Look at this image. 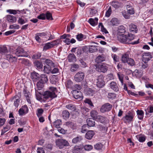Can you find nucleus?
Masks as SVG:
<instances>
[{
  "mask_svg": "<svg viewBox=\"0 0 153 153\" xmlns=\"http://www.w3.org/2000/svg\"><path fill=\"white\" fill-rule=\"evenodd\" d=\"M134 36L131 33H128V35L126 34H118L117 39L120 42L125 43L129 44L130 42L134 38Z\"/></svg>",
  "mask_w": 153,
  "mask_h": 153,
  "instance_id": "1",
  "label": "nucleus"
},
{
  "mask_svg": "<svg viewBox=\"0 0 153 153\" xmlns=\"http://www.w3.org/2000/svg\"><path fill=\"white\" fill-rule=\"evenodd\" d=\"M49 89L51 92L49 91L45 92L43 95L44 97L47 99L49 98H53L56 97L57 96L56 94L57 92L56 88L50 87Z\"/></svg>",
  "mask_w": 153,
  "mask_h": 153,
  "instance_id": "2",
  "label": "nucleus"
},
{
  "mask_svg": "<svg viewBox=\"0 0 153 153\" xmlns=\"http://www.w3.org/2000/svg\"><path fill=\"white\" fill-rule=\"evenodd\" d=\"M127 13L124 10L122 12V15L126 19H130V16L129 15H133L135 13L134 9L131 6L127 5L126 6Z\"/></svg>",
  "mask_w": 153,
  "mask_h": 153,
  "instance_id": "3",
  "label": "nucleus"
},
{
  "mask_svg": "<svg viewBox=\"0 0 153 153\" xmlns=\"http://www.w3.org/2000/svg\"><path fill=\"white\" fill-rule=\"evenodd\" d=\"M108 64L105 63L96 65V70L99 72L105 73L108 70Z\"/></svg>",
  "mask_w": 153,
  "mask_h": 153,
  "instance_id": "4",
  "label": "nucleus"
},
{
  "mask_svg": "<svg viewBox=\"0 0 153 153\" xmlns=\"http://www.w3.org/2000/svg\"><path fill=\"white\" fill-rule=\"evenodd\" d=\"M56 146L60 149H62L64 146H67L69 145L68 142L65 139H58L56 142Z\"/></svg>",
  "mask_w": 153,
  "mask_h": 153,
  "instance_id": "5",
  "label": "nucleus"
},
{
  "mask_svg": "<svg viewBox=\"0 0 153 153\" xmlns=\"http://www.w3.org/2000/svg\"><path fill=\"white\" fill-rule=\"evenodd\" d=\"M15 54L18 57H27L29 56L28 53L21 48H19L16 50Z\"/></svg>",
  "mask_w": 153,
  "mask_h": 153,
  "instance_id": "6",
  "label": "nucleus"
},
{
  "mask_svg": "<svg viewBox=\"0 0 153 153\" xmlns=\"http://www.w3.org/2000/svg\"><path fill=\"white\" fill-rule=\"evenodd\" d=\"M85 74L83 72H79L75 75L74 79L76 82H80L83 80Z\"/></svg>",
  "mask_w": 153,
  "mask_h": 153,
  "instance_id": "7",
  "label": "nucleus"
},
{
  "mask_svg": "<svg viewBox=\"0 0 153 153\" xmlns=\"http://www.w3.org/2000/svg\"><path fill=\"white\" fill-rule=\"evenodd\" d=\"M152 57V55L150 52L143 53L142 55V60L145 63H146Z\"/></svg>",
  "mask_w": 153,
  "mask_h": 153,
  "instance_id": "8",
  "label": "nucleus"
},
{
  "mask_svg": "<svg viewBox=\"0 0 153 153\" xmlns=\"http://www.w3.org/2000/svg\"><path fill=\"white\" fill-rule=\"evenodd\" d=\"M97 85L100 88L102 87L105 85V82L104 80V77L102 75L99 76L97 79Z\"/></svg>",
  "mask_w": 153,
  "mask_h": 153,
  "instance_id": "9",
  "label": "nucleus"
},
{
  "mask_svg": "<svg viewBox=\"0 0 153 153\" xmlns=\"http://www.w3.org/2000/svg\"><path fill=\"white\" fill-rule=\"evenodd\" d=\"M112 105L109 103H106L101 107L100 111L101 112L104 113L109 111L111 108Z\"/></svg>",
  "mask_w": 153,
  "mask_h": 153,
  "instance_id": "10",
  "label": "nucleus"
},
{
  "mask_svg": "<svg viewBox=\"0 0 153 153\" xmlns=\"http://www.w3.org/2000/svg\"><path fill=\"white\" fill-rule=\"evenodd\" d=\"M28 111V108L27 105H25L22 106L19 110L18 112L19 115L22 116L27 113Z\"/></svg>",
  "mask_w": 153,
  "mask_h": 153,
  "instance_id": "11",
  "label": "nucleus"
},
{
  "mask_svg": "<svg viewBox=\"0 0 153 153\" xmlns=\"http://www.w3.org/2000/svg\"><path fill=\"white\" fill-rule=\"evenodd\" d=\"M74 97L76 99H82L83 98L82 95L81 91L76 90H74L72 91Z\"/></svg>",
  "mask_w": 153,
  "mask_h": 153,
  "instance_id": "12",
  "label": "nucleus"
},
{
  "mask_svg": "<svg viewBox=\"0 0 153 153\" xmlns=\"http://www.w3.org/2000/svg\"><path fill=\"white\" fill-rule=\"evenodd\" d=\"M133 115L132 113L129 111L123 117V119L125 122L129 123L131 121L133 118Z\"/></svg>",
  "mask_w": 153,
  "mask_h": 153,
  "instance_id": "13",
  "label": "nucleus"
},
{
  "mask_svg": "<svg viewBox=\"0 0 153 153\" xmlns=\"http://www.w3.org/2000/svg\"><path fill=\"white\" fill-rule=\"evenodd\" d=\"M6 18L7 21L10 23H15L17 21L16 17L13 15H7L6 16Z\"/></svg>",
  "mask_w": 153,
  "mask_h": 153,
  "instance_id": "14",
  "label": "nucleus"
},
{
  "mask_svg": "<svg viewBox=\"0 0 153 153\" xmlns=\"http://www.w3.org/2000/svg\"><path fill=\"white\" fill-rule=\"evenodd\" d=\"M129 52L128 51L123 54L121 58V61L123 63L127 62V60L129 59Z\"/></svg>",
  "mask_w": 153,
  "mask_h": 153,
  "instance_id": "15",
  "label": "nucleus"
},
{
  "mask_svg": "<svg viewBox=\"0 0 153 153\" xmlns=\"http://www.w3.org/2000/svg\"><path fill=\"white\" fill-rule=\"evenodd\" d=\"M24 10H15L13 9H8L7 10V12L9 13L10 14H12L13 15H16L17 14H19L21 13H23V11Z\"/></svg>",
  "mask_w": 153,
  "mask_h": 153,
  "instance_id": "16",
  "label": "nucleus"
},
{
  "mask_svg": "<svg viewBox=\"0 0 153 153\" xmlns=\"http://www.w3.org/2000/svg\"><path fill=\"white\" fill-rule=\"evenodd\" d=\"M6 59L10 62H13L16 61L17 60V58L10 54H7L6 55Z\"/></svg>",
  "mask_w": 153,
  "mask_h": 153,
  "instance_id": "17",
  "label": "nucleus"
},
{
  "mask_svg": "<svg viewBox=\"0 0 153 153\" xmlns=\"http://www.w3.org/2000/svg\"><path fill=\"white\" fill-rule=\"evenodd\" d=\"M24 94L27 102L31 104V102L30 99L31 98V95L30 93L27 91H24Z\"/></svg>",
  "mask_w": 153,
  "mask_h": 153,
  "instance_id": "18",
  "label": "nucleus"
},
{
  "mask_svg": "<svg viewBox=\"0 0 153 153\" xmlns=\"http://www.w3.org/2000/svg\"><path fill=\"white\" fill-rule=\"evenodd\" d=\"M98 21V19L97 18H95L94 19L90 18L88 20V22L92 26H95L97 25Z\"/></svg>",
  "mask_w": 153,
  "mask_h": 153,
  "instance_id": "19",
  "label": "nucleus"
},
{
  "mask_svg": "<svg viewBox=\"0 0 153 153\" xmlns=\"http://www.w3.org/2000/svg\"><path fill=\"white\" fill-rule=\"evenodd\" d=\"M94 132L92 130L88 131L86 134L85 137L88 140H91L94 135Z\"/></svg>",
  "mask_w": 153,
  "mask_h": 153,
  "instance_id": "20",
  "label": "nucleus"
},
{
  "mask_svg": "<svg viewBox=\"0 0 153 153\" xmlns=\"http://www.w3.org/2000/svg\"><path fill=\"white\" fill-rule=\"evenodd\" d=\"M42 94V91H39L38 90H36V98L37 100L40 101L41 102H42L43 100L42 99L41 94Z\"/></svg>",
  "mask_w": 153,
  "mask_h": 153,
  "instance_id": "21",
  "label": "nucleus"
},
{
  "mask_svg": "<svg viewBox=\"0 0 153 153\" xmlns=\"http://www.w3.org/2000/svg\"><path fill=\"white\" fill-rule=\"evenodd\" d=\"M129 30L131 32L137 33V28L136 25L134 24H131L129 26Z\"/></svg>",
  "mask_w": 153,
  "mask_h": 153,
  "instance_id": "22",
  "label": "nucleus"
},
{
  "mask_svg": "<svg viewBox=\"0 0 153 153\" xmlns=\"http://www.w3.org/2000/svg\"><path fill=\"white\" fill-rule=\"evenodd\" d=\"M71 51L73 52H76L77 55L78 56H79L83 52V50L80 48H73Z\"/></svg>",
  "mask_w": 153,
  "mask_h": 153,
  "instance_id": "23",
  "label": "nucleus"
},
{
  "mask_svg": "<svg viewBox=\"0 0 153 153\" xmlns=\"http://www.w3.org/2000/svg\"><path fill=\"white\" fill-rule=\"evenodd\" d=\"M110 86L111 89L115 91H118V88L117 84L114 82H112L110 85Z\"/></svg>",
  "mask_w": 153,
  "mask_h": 153,
  "instance_id": "24",
  "label": "nucleus"
},
{
  "mask_svg": "<svg viewBox=\"0 0 153 153\" xmlns=\"http://www.w3.org/2000/svg\"><path fill=\"white\" fill-rule=\"evenodd\" d=\"M27 22V19L25 18L23 16L19 17L18 21V23L22 25Z\"/></svg>",
  "mask_w": 153,
  "mask_h": 153,
  "instance_id": "25",
  "label": "nucleus"
},
{
  "mask_svg": "<svg viewBox=\"0 0 153 153\" xmlns=\"http://www.w3.org/2000/svg\"><path fill=\"white\" fill-rule=\"evenodd\" d=\"M95 93V91L91 88H88L85 91V94L87 95L93 96Z\"/></svg>",
  "mask_w": 153,
  "mask_h": 153,
  "instance_id": "26",
  "label": "nucleus"
},
{
  "mask_svg": "<svg viewBox=\"0 0 153 153\" xmlns=\"http://www.w3.org/2000/svg\"><path fill=\"white\" fill-rule=\"evenodd\" d=\"M138 119L140 120H142L143 119L144 112L142 110H137L136 111Z\"/></svg>",
  "mask_w": 153,
  "mask_h": 153,
  "instance_id": "27",
  "label": "nucleus"
},
{
  "mask_svg": "<svg viewBox=\"0 0 153 153\" xmlns=\"http://www.w3.org/2000/svg\"><path fill=\"white\" fill-rule=\"evenodd\" d=\"M68 58L69 62H75L76 60V58L73 54H69L68 56Z\"/></svg>",
  "mask_w": 153,
  "mask_h": 153,
  "instance_id": "28",
  "label": "nucleus"
},
{
  "mask_svg": "<svg viewBox=\"0 0 153 153\" xmlns=\"http://www.w3.org/2000/svg\"><path fill=\"white\" fill-rule=\"evenodd\" d=\"M82 114L84 116H87L88 115L89 109L86 107H82L81 108Z\"/></svg>",
  "mask_w": 153,
  "mask_h": 153,
  "instance_id": "29",
  "label": "nucleus"
},
{
  "mask_svg": "<svg viewBox=\"0 0 153 153\" xmlns=\"http://www.w3.org/2000/svg\"><path fill=\"white\" fill-rule=\"evenodd\" d=\"M35 66L38 70H41L42 69L43 65L40 62L38 61H36L34 62Z\"/></svg>",
  "mask_w": 153,
  "mask_h": 153,
  "instance_id": "30",
  "label": "nucleus"
},
{
  "mask_svg": "<svg viewBox=\"0 0 153 153\" xmlns=\"http://www.w3.org/2000/svg\"><path fill=\"white\" fill-rule=\"evenodd\" d=\"M111 25L113 26H117L120 23L117 19L116 18H112L111 21Z\"/></svg>",
  "mask_w": 153,
  "mask_h": 153,
  "instance_id": "31",
  "label": "nucleus"
},
{
  "mask_svg": "<svg viewBox=\"0 0 153 153\" xmlns=\"http://www.w3.org/2000/svg\"><path fill=\"white\" fill-rule=\"evenodd\" d=\"M98 113L95 110H92L90 112V114L91 116L95 120H96V119L97 117Z\"/></svg>",
  "mask_w": 153,
  "mask_h": 153,
  "instance_id": "32",
  "label": "nucleus"
},
{
  "mask_svg": "<svg viewBox=\"0 0 153 153\" xmlns=\"http://www.w3.org/2000/svg\"><path fill=\"white\" fill-rule=\"evenodd\" d=\"M43 84V83L40 81H39L37 83V88L36 89H35V91H36V90H38L39 91H42L40 90H41V89L44 87Z\"/></svg>",
  "mask_w": 153,
  "mask_h": 153,
  "instance_id": "33",
  "label": "nucleus"
},
{
  "mask_svg": "<svg viewBox=\"0 0 153 153\" xmlns=\"http://www.w3.org/2000/svg\"><path fill=\"white\" fill-rule=\"evenodd\" d=\"M86 122L87 125L89 126H94L95 125V122L91 118L87 119Z\"/></svg>",
  "mask_w": 153,
  "mask_h": 153,
  "instance_id": "34",
  "label": "nucleus"
},
{
  "mask_svg": "<svg viewBox=\"0 0 153 153\" xmlns=\"http://www.w3.org/2000/svg\"><path fill=\"white\" fill-rule=\"evenodd\" d=\"M52 67L48 65H46L44 66V71L45 73L49 74L51 72Z\"/></svg>",
  "mask_w": 153,
  "mask_h": 153,
  "instance_id": "35",
  "label": "nucleus"
},
{
  "mask_svg": "<svg viewBox=\"0 0 153 153\" xmlns=\"http://www.w3.org/2000/svg\"><path fill=\"white\" fill-rule=\"evenodd\" d=\"M7 52V48L5 45L0 46V53L2 54L5 53Z\"/></svg>",
  "mask_w": 153,
  "mask_h": 153,
  "instance_id": "36",
  "label": "nucleus"
},
{
  "mask_svg": "<svg viewBox=\"0 0 153 153\" xmlns=\"http://www.w3.org/2000/svg\"><path fill=\"white\" fill-rule=\"evenodd\" d=\"M105 120L106 118L105 117L101 115H98L95 120L100 123H103L105 121Z\"/></svg>",
  "mask_w": 153,
  "mask_h": 153,
  "instance_id": "37",
  "label": "nucleus"
},
{
  "mask_svg": "<svg viewBox=\"0 0 153 153\" xmlns=\"http://www.w3.org/2000/svg\"><path fill=\"white\" fill-rule=\"evenodd\" d=\"M118 30V32L117 35L118 34L125 33L126 30L125 29V27L122 25L120 26L119 27Z\"/></svg>",
  "mask_w": 153,
  "mask_h": 153,
  "instance_id": "38",
  "label": "nucleus"
},
{
  "mask_svg": "<svg viewBox=\"0 0 153 153\" xmlns=\"http://www.w3.org/2000/svg\"><path fill=\"white\" fill-rule=\"evenodd\" d=\"M105 60V57L102 55L99 56H97L96 59V62L97 63H100Z\"/></svg>",
  "mask_w": 153,
  "mask_h": 153,
  "instance_id": "39",
  "label": "nucleus"
},
{
  "mask_svg": "<svg viewBox=\"0 0 153 153\" xmlns=\"http://www.w3.org/2000/svg\"><path fill=\"white\" fill-rule=\"evenodd\" d=\"M70 115V114L68 111L67 110L63 111L62 112V116L63 118L65 119L68 118Z\"/></svg>",
  "mask_w": 153,
  "mask_h": 153,
  "instance_id": "40",
  "label": "nucleus"
},
{
  "mask_svg": "<svg viewBox=\"0 0 153 153\" xmlns=\"http://www.w3.org/2000/svg\"><path fill=\"white\" fill-rule=\"evenodd\" d=\"M52 48L51 43L49 42H48L44 44V46L43 49V51H45L48 50Z\"/></svg>",
  "mask_w": 153,
  "mask_h": 153,
  "instance_id": "41",
  "label": "nucleus"
},
{
  "mask_svg": "<svg viewBox=\"0 0 153 153\" xmlns=\"http://www.w3.org/2000/svg\"><path fill=\"white\" fill-rule=\"evenodd\" d=\"M111 4L112 6L115 8H118L121 6V4L120 3L116 1L112 2Z\"/></svg>",
  "mask_w": 153,
  "mask_h": 153,
  "instance_id": "42",
  "label": "nucleus"
},
{
  "mask_svg": "<svg viewBox=\"0 0 153 153\" xmlns=\"http://www.w3.org/2000/svg\"><path fill=\"white\" fill-rule=\"evenodd\" d=\"M97 50V46L91 45L89 47V51L91 53L96 52Z\"/></svg>",
  "mask_w": 153,
  "mask_h": 153,
  "instance_id": "43",
  "label": "nucleus"
},
{
  "mask_svg": "<svg viewBox=\"0 0 153 153\" xmlns=\"http://www.w3.org/2000/svg\"><path fill=\"white\" fill-rule=\"evenodd\" d=\"M46 65L50 66L52 67H54V65L52 61L50 59H45L44 62Z\"/></svg>",
  "mask_w": 153,
  "mask_h": 153,
  "instance_id": "44",
  "label": "nucleus"
},
{
  "mask_svg": "<svg viewBox=\"0 0 153 153\" xmlns=\"http://www.w3.org/2000/svg\"><path fill=\"white\" fill-rule=\"evenodd\" d=\"M65 107L68 109L71 110L72 111H75L76 109V108L75 106L72 104L67 105Z\"/></svg>",
  "mask_w": 153,
  "mask_h": 153,
  "instance_id": "45",
  "label": "nucleus"
},
{
  "mask_svg": "<svg viewBox=\"0 0 153 153\" xmlns=\"http://www.w3.org/2000/svg\"><path fill=\"white\" fill-rule=\"evenodd\" d=\"M40 80H39L44 83L48 81V78L47 76L45 74L41 75Z\"/></svg>",
  "mask_w": 153,
  "mask_h": 153,
  "instance_id": "46",
  "label": "nucleus"
},
{
  "mask_svg": "<svg viewBox=\"0 0 153 153\" xmlns=\"http://www.w3.org/2000/svg\"><path fill=\"white\" fill-rule=\"evenodd\" d=\"M82 138L81 136H78L73 138L72 140L73 143H76L78 142H80Z\"/></svg>",
  "mask_w": 153,
  "mask_h": 153,
  "instance_id": "47",
  "label": "nucleus"
},
{
  "mask_svg": "<svg viewBox=\"0 0 153 153\" xmlns=\"http://www.w3.org/2000/svg\"><path fill=\"white\" fill-rule=\"evenodd\" d=\"M84 102L88 104L90 108H92L94 107V105L90 99H86L84 100Z\"/></svg>",
  "mask_w": 153,
  "mask_h": 153,
  "instance_id": "48",
  "label": "nucleus"
},
{
  "mask_svg": "<svg viewBox=\"0 0 153 153\" xmlns=\"http://www.w3.org/2000/svg\"><path fill=\"white\" fill-rule=\"evenodd\" d=\"M10 128V126L9 125H7L4 127L2 130L1 134H3L6 132L8 131Z\"/></svg>",
  "mask_w": 153,
  "mask_h": 153,
  "instance_id": "49",
  "label": "nucleus"
},
{
  "mask_svg": "<svg viewBox=\"0 0 153 153\" xmlns=\"http://www.w3.org/2000/svg\"><path fill=\"white\" fill-rule=\"evenodd\" d=\"M134 73L135 74V75L138 77H140L142 76L143 75V72L141 71H139L137 70H136L134 71Z\"/></svg>",
  "mask_w": 153,
  "mask_h": 153,
  "instance_id": "50",
  "label": "nucleus"
},
{
  "mask_svg": "<svg viewBox=\"0 0 153 153\" xmlns=\"http://www.w3.org/2000/svg\"><path fill=\"white\" fill-rule=\"evenodd\" d=\"M19 28V26L16 24L10 25L9 27V28L11 29H18Z\"/></svg>",
  "mask_w": 153,
  "mask_h": 153,
  "instance_id": "51",
  "label": "nucleus"
},
{
  "mask_svg": "<svg viewBox=\"0 0 153 153\" xmlns=\"http://www.w3.org/2000/svg\"><path fill=\"white\" fill-rule=\"evenodd\" d=\"M97 10L94 8H91L90 10V15L91 16H94L96 13H97Z\"/></svg>",
  "mask_w": 153,
  "mask_h": 153,
  "instance_id": "52",
  "label": "nucleus"
},
{
  "mask_svg": "<svg viewBox=\"0 0 153 153\" xmlns=\"http://www.w3.org/2000/svg\"><path fill=\"white\" fill-rule=\"evenodd\" d=\"M46 18L48 20H52L53 18L52 17V14L51 13L48 11L45 14Z\"/></svg>",
  "mask_w": 153,
  "mask_h": 153,
  "instance_id": "53",
  "label": "nucleus"
},
{
  "mask_svg": "<svg viewBox=\"0 0 153 153\" xmlns=\"http://www.w3.org/2000/svg\"><path fill=\"white\" fill-rule=\"evenodd\" d=\"M76 38L78 41H82L84 39V36L81 33L79 34L76 36Z\"/></svg>",
  "mask_w": 153,
  "mask_h": 153,
  "instance_id": "54",
  "label": "nucleus"
},
{
  "mask_svg": "<svg viewBox=\"0 0 153 153\" xmlns=\"http://www.w3.org/2000/svg\"><path fill=\"white\" fill-rule=\"evenodd\" d=\"M44 111L42 108H38L37 110L36 115L38 117H39L42 116L43 112Z\"/></svg>",
  "mask_w": 153,
  "mask_h": 153,
  "instance_id": "55",
  "label": "nucleus"
},
{
  "mask_svg": "<svg viewBox=\"0 0 153 153\" xmlns=\"http://www.w3.org/2000/svg\"><path fill=\"white\" fill-rule=\"evenodd\" d=\"M126 63L129 65L133 66L134 65L135 62L134 60L133 59L129 58Z\"/></svg>",
  "mask_w": 153,
  "mask_h": 153,
  "instance_id": "56",
  "label": "nucleus"
},
{
  "mask_svg": "<svg viewBox=\"0 0 153 153\" xmlns=\"http://www.w3.org/2000/svg\"><path fill=\"white\" fill-rule=\"evenodd\" d=\"M136 137L140 142H143L145 140V138L143 136L137 135L136 136Z\"/></svg>",
  "mask_w": 153,
  "mask_h": 153,
  "instance_id": "57",
  "label": "nucleus"
},
{
  "mask_svg": "<svg viewBox=\"0 0 153 153\" xmlns=\"http://www.w3.org/2000/svg\"><path fill=\"white\" fill-rule=\"evenodd\" d=\"M94 148L97 150H100L102 147V145L101 143H97L94 146Z\"/></svg>",
  "mask_w": 153,
  "mask_h": 153,
  "instance_id": "58",
  "label": "nucleus"
},
{
  "mask_svg": "<svg viewBox=\"0 0 153 153\" xmlns=\"http://www.w3.org/2000/svg\"><path fill=\"white\" fill-rule=\"evenodd\" d=\"M62 122L61 120H58L54 123V125L57 128H58V126L61 124Z\"/></svg>",
  "mask_w": 153,
  "mask_h": 153,
  "instance_id": "59",
  "label": "nucleus"
},
{
  "mask_svg": "<svg viewBox=\"0 0 153 153\" xmlns=\"http://www.w3.org/2000/svg\"><path fill=\"white\" fill-rule=\"evenodd\" d=\"M111 8L110 7L105 13V16L107 17H109L111 14Z\"/></svg>",
  "mask_w": 153,
  "mask_h": 153,
  "instance_id": "60",
  "label": "nucleus"
},
{
  "mask_svg": "<svg viewBox=\"0 0 153 153\" xmlns=\"http://www.w3.org/2000/svg\"><path fill=\"white\" fill-rule=\"evenodd\" d=\"M79 68V66L76 64L73 65L71 67V70L72 71H74L76 70Z\"/></svg>",
  "mask_w": 153,
  "mask_h": 153,
  "instance_id": "61",
  "label": "nucleus"
},
{
  "mask_svg": "<svg viewBox=\"0 0 153 153\" xmlns=\"http://www.w3.org/2000/svg\"><path fill=\"white\" fill-rule=\"evenodd\" d=\"M108 97L109 99H114L116 97V94L113 93H109L108 94Z\"/></svg>",
  "mask_w": 153,
  "mask_h": 153,
  "instance_id": "62",
  "label": "nucleus"
},
{
  "mask_svg": "<svg viewBox=\"0 0 153 153\" xmlns=\"http://www.w3.org/2000/svg\"><path fill=\"white\" fill-rule=\"evenodd\" d=\"M84 148L85 150L89 151L92 149L93 146L91 145H87L85 146Z\"/></svg>",
  "mask_w": 153,
  "mask_h": 153,
  "instance_id": "63",
  "label": "nucleus"
},
{
  "mask_svg": "<svg viewBox=\"0 0 153 153\" xmlns=\"http://www.w3.org/2000/svg\"><path fill=\"white\" fill-rule=\"evenodd\" d=\"M37 18L40 19L45 20L46 19V15L45 14L42 13L40 14L37 17Z\"/></svg>",
  "mask_w": 153,
  "mask_h": 153,
  "instance_id": "64",
  "label": "nucleus"
}]
</instances>
